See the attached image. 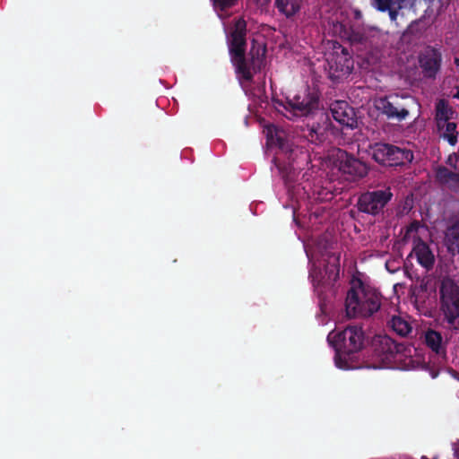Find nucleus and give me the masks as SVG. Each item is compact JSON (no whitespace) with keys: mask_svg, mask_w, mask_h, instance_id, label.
I'll use <instances>...</instances> for the list:
<instances>
[{"mask_svg":"<svg viewBox=\"0 0 459 459\" xmlns=\"http://www.w3.org/2000/svg\"><path fill=\"white\" fill-rule=\"evenodd\" d=\"M455 63L456 64V65H459V58H455Z\"/></svg>","mask_w":459,"mask_h":459,"instance_id":"30","label":"nucleus"},{"mask_svg":"<svg viewBox=\"0 0 459 459\" xmlns=\"http://www.w3.org/2000/svg\"><path fill=\"white\" fill-rule=\"evenodd\" d=\"M213 8L221 18L228 16V10L235 5L237 2H212Z\"/></svg>","mask_w":459,"mask_h":459,"instance_id":"25","label":"nucleus"},{"mask_svg":"<svg viewBox=\"0 0 459 459\" xmlns=\"http://www.w3.org/2000/svg\"><path fill=\"white\" fill-rule=\"evenodd\" d=\"M403 2H373L375 7L380 12H388L391 21H395L398 11L403 7Z\"/></svg>","mask_w":459,"mask_h":459,"instance_id":"20","label":"nucleus"},{"mask_svg":"<svg viewBox=\"0 0 459 459\" xmlns=\"http://www.w3.org/2000/svg\"><path fill=\"white\" fill-rule=\"evenodd\" d=\"M440 136L446 139L450 145L455 146L457 143L458 133L456 131V124L446 121L444 124L437 125Z\"/></svg>","mask_w":459,"mask_h":459,"instance_id":"18","label":"nucleus"},{"mask_svg":"<svg viewBox=\"0 0 459 459\" xmlns=\"http://www.w3.org/2000/svg\"><path fill=\"white\" fill-rule=\"evenodd\" d=\"M440 52L432 48L428 47L419 56L420 66L422 73L427 78H435L441 65Z\"/></svg>","mask_w":459,"mask_h":459,"instance_id":"12","label":"nucleus"},{"mask_svg":"<svg viewBox=\"0 0 459 459\" xmlns=\"http://www.w3.org/2000/svg\"><path fill=\"white\" fill-rule=\"evenodd\" d=\"M327 340L335 350V365L339 368L349 369L351 367L348 359L365 347L366 335L361 325H352L342 331L330 333Z\"/></svg>","mask_w":459,"mask_h":459,"instance_id":"2","label":"nucleus"},{"mask_svg":"<svg viewBox=\"0 0 459 459\" xmlns=\"http://www.w3.org/2000/svg\"><path fill=\"white\" fill-rule=\"evenodd\" d=\"M380 343L383 346V351L388 354L399 353L403 351V344L396 343L391 337L385 335L381 337Z\"/></svg>","mask_w":459,"mask_h":459,"instance_id":"23","label":"nucleus"},{"mask_svg":"<svg viewBox=\"0 0 459 459\" xmlns=\"http://www.w3.org/2000/svg\"><path fill=\"white\" fill-rule=\"evenodd\" d=\"M353 14H354V18L356 20H359L362 17L361 12L359 10H358V9L353 10Z\"/></svg>","mask_w":459,"mask_h":459,"instance_id":"28","label":"nucleus"},{"mask_svg":"<svg viewBox=\"0 0 459 459\" xmlns=\"http://www.w3.org/2000/svg\"><path fill=\"white\" fill-rule=\"evenodd\" d=\"M444 242L449 254L459 255V216L447 226Z\"/></svg>","mask_w":459,"mask_h":459,"instance_id":"15","label":"nucleus"},{"mask_svg":"<svg viewBox=\"0 0 459 459\" xmlns=\"http://www.w3.org/2000/svg\"><path fill=\"white\" fill-rule=\"evenodd\" d=\"M440 309L450 330L459 331V282L446 277L439 287Z\"/></svg>","mask_w":459,"mask_h":459,"instance_id":"4","label":"nucleus"},{"mask_svg":"<svg viewBox=\"0 0 459 459\" xmlns=\"http://www.w3.org/2000/svg\"><path fill=\"white\" fill-rule=\"evenodd\" d=\"M278 11L290 18L296 14L299 9V2H275Z\"/></svg>","mask_w":459,"mask_h":459,"instance_id":"22","label":"nucleus"},{"mask_svg":"<svg viewBox=\"0 0 459 459\" xmlns=\"http://www.w3.org/2000/svg\"><path fill=\"white\" fill-rule=\"evenodd\" d=\"M453 171H451L449 169H447L445 166H437L435 169V178L436 181L443 186H446L448 184L449 179L451 178V176L453 175Z\"/></svg>","mask_w":459,"mask_h":459,"instance_id":"24","label":"nucleus"},{"mask_svg":"<svg viewBox=\"0 0 459 459\" xmlns=\"http://www.w3.org/2000/svg\"><path fill=\"white\" fill-rule=\"evenodd\" d=\"M333 30L360 55L369 54L375 48V36L369 35L363 28L351 24L349 20H337L333 24Z\"/></svg>","mask_w":459,"mask_h":459,"instance_id":"5","label":"nucleus"},{"mask_svg":"<svg viewBox=\"0 0 459 459\" xmlns=\"http://www.w3.org/2000/svg\"><path fill=\"white\" fill-rule=\"evenodd\" d=\"M392 197L393 193L390 187L367 191L359 196L358 209L361 212L377 216L384 211Z\"/></svg>","mask_w":459,"mask_h":459,"instance_id":"10","label":"nucleus"},{"mask_svg":"<svg viewBox=\"0 0 459 459\" xmlns=\"http://www.w3.org/2000/svg\"><path fill=\"white\" fill-rule=\"evenodd\" d=\"M454 98L459 100V86L456 87V91L454 94Z\"/></svg>","mask_w":459,"mask_h":459,"instance_id":"29","label":"nucleus"},{"mask_svg":"<svg viewBox=\"0 0 459 459\" xmlns=\"http://www.w3.org/2000/svg\"><path fill=\"white\" fill-rule=\"evenodd\" d=\"M372 159L381 166H403L413 160V152L387 143H375L369 146Z\"/></svg>","mask_w":459,"mask_h":459,"instance_id":"6","label":"nucleus"},{"mask_svg":"<svg viewBox=\"0 0 459 459\" xmlns=\"http://www.w3.org/2000/svg\"><path fill=\"white\" fill-rule=\"evenodd\" d=\"M453 111L451 108H449L448 104L445 100H439L436 104V123L437 125H440V123H445L449 121Z\"/></svg>","mask_w":459,"mask_h":459,"instance_id":"21","label":"nucleus"},{"mask_svg":"<svg viewBox=\"0 0 459 459\" xmlns=\"http://www.w3.org/2000/svg\"><path fill=\"white\" fill-rule=\"evenodd\" d=\"M329 78L333 82L347 78L354 68V60L347 48L334 46L333 51L327 58Z\"/></svg>","mask_w":459,"mask_h":459,"instance_id":"9","label":"nucleus"},{"mask_svg":"<svg viewBox=\"0 0 459 459\" xmlns=\"http://www.w3.org/2000/svg\"><path fill=\"white\" fill-rule=\"evenodd\" d=\"M310 276L312 277V282H313V286L315 287L316 290L317 291V294H318V297H319V306H320V308L322 310V312H324V300H323V298H322V290H321V282H320V280H318L317 278V275H316V273L313 272Z\"/></svg>","mask_w":459,"mask_h":459,"instance_id":"26","label":"nucleus"},{"mask_svg":"<svg viewBox=\"0 0 459 459\" xmlns=\"http://www.w3.org/2000/svg\"><path fill=\"white\" fill-rule=\"evenodd\" d=\"M330 109L333 119L340 125L349 128H354L357 126L355 111L347 101H335L331 105Z\"/></svg>","mask_w":459,"mask_h":459,"instance_id":"13","label":"nucleus"},{"mask_svg":"<svg viewBox=\"0 0 459 459\" xmlns=\"http://www.w3.org/2000/svg\"><path fill=\"white\" fill-rule=\"evenodd\" d=\"M418 263L427 270L434 266L435 256L429 247L424 241H420L413 248Z\"/></svg>","mask_w":459,"mask_h":459,"instance_id":"17","label":"nucleus"},{"mask_svg":"<svg viewBox=\"0 0 459 459\" xmlns=\"http://www.w3.org/2000/svg\"><path fill=\"white\" fill-rule=\"evenodd\" d=\"M388 325L401 337H406L411 332V325L399 316H394L388 322Z\"/></svg>","mask_w":459,"mask_h":459,"instance_id":"19","label":"nucleus"},{"mask_svg":"<svg viewBox=\"0 0 459 459\" xmlns=\"http://www.w3.org/2000/svg\"><path fill=\"white\" fill-rule=\"evenodd\" d=\"M246 36L247 22L243 18H238L230 32L229 52L239 82L250 83L253 82L254 74L260 72L264 65L266 49L264 47L253 44L247 57Z\"/></svg>","mask_w":459,"mask_h":459,"instance_id":"1","label":"nucleus"},{"mask_svg":"<svg viewBox=\"0 0 459 459\" xmlns=\"http://www.w3.org/2000/svg\"><path fill=\"white\" fill-rule=\"evenodd\" d=\"M425 343L438 358L446 357V343L443 342V336L439 332L428 330L425 333Z\"/></svg>","mask_w":459,"mask_h":459,"instance_id":"16","label":"nucleus"},{"mask_svg":"<svg viewBox=\"0 0 459 459\" xmlns=\"http://www.w3.org/2000/svg\"><path fill=\"white\" fill-rule=\"evenodd\" d=\"M335 162L339 171L348 181H358L368 173V167L365 162L341 149L336 152Z\"/></svg>","mask_w":459,"mask_h":459,"instance_id":"11","label":"nucleus"},{"mask_svg":"<svg viewBox=\"0 0 459 459\" xmlns=\"http://www.w3.org/2000/svg\"><path fill=\"white\" fill-rule=\"evenodd\" d=\"M381 294L375 289L359 282L351 287L346 295L345 310L349 317H368L379 310Z\"/></svg>","mask_w":459,"mask_h":459,"instance_id":"3","label":"nucleus"},{"mask_svg":"<svg viewBox=\"0 0 459 459\" xmlns=\"http://www.w3.org/2000/svg\"><path fill=\"white\" fill-rule=\"evenodd\" d=\"M318 97L309 91L286 98L285 102L275 100V108L282 112L288 119L307 117L318 108Z\"/></svg>","mask_w":459,"mask_h":459,"instance_id":"7","label":"nucleus"},{"mask_svg":"<svg viewBox=\"0 0 459 459\" xmlns=\"http://www.w3.org/2000/svg\"><path fill=\"white\" fill-rule=\"evenodd\" d=\"M450 189H456L459 187V173L454 172L449 179L448 184L446 185Z\"/></svg>","mask_w":459,"mask_h":459,"instance_id":"27","label":"nucleus"},{"mask_svg":"<svg viewBox=\"0 0 459 459\" xmlns=\"http://www.w3.org/2000/svg\"><path fill=\"white\" fill-rule=\"evenodd\" d=\"M414 104V99L410 96H399L397 94L379 98L376 101V108L390 120L402 122L409 114V108Z\"/></svg>","mask_w":459,"mask_h":459,"instance_id":"8","label":"nucleus"},{"mask_svg":"<svg viewBox=\"0 0 459 459\" xmlns=\"http://www.w3.org/2000/svg\"><path fill=\"white\" fill-rule=\"evenodd\" d=\"M266 135L270 144L277 146L287 156L289 160H293V149L291 144L286 140L284 131L278 129L273 125H270L266 128Z\"/></svg>","mask_w":459,"mask_h":459,"instance_id":"14","label":"nucleus"}]
</instances>
